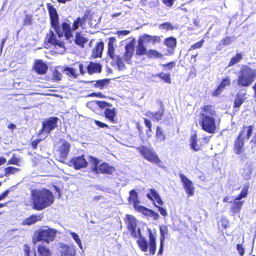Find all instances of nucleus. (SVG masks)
<instances>
[{
	"label": "nucleus",
	"instance_id": "nucleus-53",
	"mask_svg": "<svg viewBox=\"0 0 256 256\" xmlns=\"http://www.w3.org/2000/svg\"><path fill=\"white\" fill-rule=\"evenodd\" d=\"M20 162V160L16 157L13 156L8 162V164L18 165Z\"/></svg>",
	"mask_w": 256,
	"mask_h": 256
},
{
	"label": "nucleus",
	"instance_id": "nucleus-32",
	"mask_svg": "<svg viewBox=\"0 0 256 256\" xmlns=\"http://www.w3.org/2000/svg\"><path fill=\"white\" fill-rule=\"evenodd\" d=\"M243 203L244 201L240 202L234 200L232 206V211L234 214L240 213Z\"/></svg>",
	"mask_w": 256,
	"mask_h": 256
},
{
	"label": "nucleus",
	"instance_id": "nucleus-17",
	"mask_svg": "<svg viewBox=\"0 0 256 256\" xmlns=\"http://www.w3.org/2000/svg\"><path fill=\"white\" fill-rule=\"evenodd\" d=\"M128 228L130 230L132 234L135 237L137 236L136 220L135 218L132 216L128 215Z\"/></svg>",
	"mask_w": 256,
	"mask_h": 256
},
{
	"label": "nucleus",
	"instance_id": "nucleus-54",
	"mask_svg": "<svg viewBox=\"0 0 256 256\" xmlns=\"http://www.w3.org/2000/svg\"><path fill=\"white\" fill-rule=\"evenodd\" d=\"M248 188V186H244L242 189L240 195L243 198H246L247 196Z\"/></svg>",
	"mask_w": 256,
	"mask_h": 256
},
{
	"label": "nucleus",
	"instance_id": "nucleus-4",
	"mask_svg": "<svg viewBox=\"0 0 256 256\" xmlns=\"http://www.w3.org/2000/svg\"><path fill=\"white\" fill-rule=\"evenodd\" d=\"M256 78V69L248 66H242L238 76L237 84L239 86H250Z\"/></svg>",
	"mask_w": 256,
	"mask_h": 256
},
{
	"label": "nucleus",
	"instance_id": "nucleus-60",
	"mask_svg": "<svg viewBox=\"0 0 256 256\" xmlns=\"http://www.w3.org/2000/svg\"><path fill=\"white\" fill-rule=\"evenodd\" d=\"M94 123L100 128L106 127L108 128V126L104 123H102L98 120H94Z\"/></svg>",
	"mask_w": 256,
	"mask_h": 256
},
{
	"label": "nucleus",
	"instance_id": "nucleus-22",
	"mask_svg": "<svg viewBox=\"0 0 256 256\" xmlns=\"http://www.w3.org/2000/svg\"><path fill=\"white\" fill-rule=\"evenodd\" d=\"M98 169V173H106L109 174H112L114 170V168L113 166H109L107 163L104 162L100 164Z\"/></svg>",
	"mask_w": 256,
	"mask_h": 256
},
{
	"label": "nucleus",
	"instance_id": "nucleus-20",
	"mask_svg": "<svg viewBox=\"0 0 256 256\" xmlns=\"http://www.w3.org/2000/svg\"><path fill=\"white\" fill-rule=\"evenodd\" d=\"M104 115L112 123L117 122L116 112L115 108H106L104 110Z\"/></svg>",
	"mask_w": 256,
	"mask_h": 256
},
{
	"label": "nucleus",
	"instance_id": "nucleus-46",
	"mask_svg": "<svg viewBox=\"0 0 256 256\" xmlns=\"http://www.w3.org/2000/svg\"><path fill=\"white\" fill-rule=\"evenodd\" d=\"M62 74L57 70L53 72L52 79L54 81H60L62 80Z\"/></svg>",
	"mask_w": 256,
	"mask_h": 256
},
{
	"label": "nucleus",
	"instance_id": "nucleus-56",
	"mask_svg": "<svg viewBox=\"0 0 256 256\" xmlns=\"http://www.w3.org/2000/svg\"><path fill=\"white\" fill-rule=\"evenodd\" d=\"M236 249L241 256H243L244 252V250L242 244H238L236 246Z\"/></svg>",
	"mask_w": 256,
	"mask_h": 256
},
{
	"label": "nucleus",
	"instance_id": "nucleus-45",
	"mask_svg": "<svg viewBox=\"0 0 256 256\" xmlns=\"http://www.w3.org/2000/svg\"><path fill=\"white\" fill-rule=\"evenodd\" d=\"M6 176H8L10 175L14 174L19 170V169L14 167L10 166L4 170Z\"/></svg>",
	"mask_w": 256,
	"mask_h": 256
},
{
	"label": "nucleus",
	"instance_id": "nucleus-23",
	"mask_svg": "<svg viewBox=\"0 0 256 256\" xmlns=\"http://www.w3.org/2000/svg\"><path fill=\"white\" fill-rule=\"evenodd\" d=\"M42 216L40 215H32L28 218L24 219L22 222V225H31L35 224L36 222L41 220Z\"/></svg>",
	"mask_w": 256,
	"mask_h": 256
},
{
	"label": "nucleus",
	"instance_id": "nucleus-42",
	"mask_svg": "<svg viewBox=\"0 0 256 256\" xmlns=\"http://www.w3.org/2000/svg\"><path fill=\"white\" fill-rule=\"evenodd\" d=\"M252 172V168L250 166H247L245 169L242 172V176L244 179L249 180L250 178V175Z\"/></svg>",
	"mask_w": 256,
	"mask_h": 256
},
{
	"label": "nucleus",
	"instance_id": "nucleus-52",
	"mask_svg": "<svg viewBox=\"0 0 256 256\" xmlns=\"http://www.w3.org/2000/svg\"><path fill=\"white\" fill-rule=\"evenodd\" d=\"M106 82V80H100L97 81L95 84L96 87L102 89Z\"/></svg>",
	"mask_w": 256,
	"mask_h": 256
},
{
	"label": "nucleus",
	"instance_id": "nucleus-41",
	"mask_svg": "<svg viewBox=\"0 0 256 256\" xmlns=\"http://www.w3.org/2000/svg\"><path fill=\"white\" fill-rule=\"evenodd\" d=\"M242 58V55L241 54H238L236 55L231 58L229 62L228 66H232L238 62Z\"/></svg>",
	"mask_w": 256,
	"mask_h": 256
},
{
	"label": "nucleus",
	"instance_id": "nucleus-62",
	"mask_svg": "<svg viewBox=\"0 0 256 256\" xmlns=\"http://www.w3.org/2000/svg\"><path fill=\"white\" fill-rule=\"evenodd\" d=\"M175 66V64L173 62H171L168 63L167 64H164V66L168 70H171L174 66Z\"/></svg>",
	"mask_w": 256,
	"mask_h": 256
},
{
	"label": "nucleus",
	"instance_id": "nucleus-51",
	"mask_svg": "<svg viewBox=\"0 0 256 256\" xmlns=\"http://www.w3.org/2000/svg\"><path fill=\"white\" fill-rule=\"evenodd\" d=\"M233 38L229 36H227L224 38L222 41V43L224 45L227 46L230 44L232 41H233Z\"/></svg>",
	"mask_w": 256,
	"mask_h": 256
},
{
	"label": "nucleus",
	"instance_id": "nucleus-3",
	"mask_svg": "<svg viewBox=\"0 0 256 256\" xmlns=\"http://www.w3.org/2000/svg\"><path fill=\"white\" fill-rule=\"evenodd\" d=\"M215 114L214 108L210 106H204L200 112V124L202 130L210 134L214 133L216 128L215 120L213 118Z\"/></svg>",
	"mask_w": 256,
	"mask_h": 256
},
{
	"label": "nucleus",
	"instance_id": "nucleus-59",
	"mask_svg": "<svg viewBox=\"0 0 256 256\" xmlns=\"http://www.w3.org/2000/svg\"><path fill=\"white\" fill-rule=\"evenodd\" d=\"M157 207L158 208V210H159V212H160V214L164 216H167V212H166V209H164V208H162V207H160V206H158Z\"/></svg>",
	"mask_w": 256,
	"mask_h": 256
},
{
	"label": "nucleus",
	"instance_id": "nucleus-6",
	"mask_svg": "<svg viewBox=\"0 0 256 256\" xmlns=\"http://www.w3.org/2000/svg\"><path fill=\"white\" fill-rule=\"evenodd\" d=\"M137 236H139V238L137 240V243L140 249L144 252H147L148 251V247L149 246V253L150 254L154 255L156 250V238L150 231L149 232V244L148 245V242L144 238L141 236L140 230L138 229Z\"/></svg>",
	"mask_w": 256,
	"mask_h": 256
},
{
	"label": "nucleus",
	"instance_id": "nucleus-14",
	"mask_svg": "<svg viewBox=\"0 0 256 256\" xmlns=\"http://www.w3.org/2000/svg\"><path fill=\"white\" fill-rule=\"evenodd\" d=\"M134 48V42H131L125 46V52L123 56V60L128 64L132 62L131 59L132 57Z\"/></svg>",
	"mask_w": 256,
	"mask_h": 256
},
{
	"label": "nucleus",
	"instance_id": "nucleus-36",
	"mask_svg": "<svg viewBox=\"0 0 256 256\" xmlns=\"http://www.w3.org/2000/svg\"><path fill=\"white\" fill-rule=\"evenodd\" d=\"M150 194H152V196L154 198L156 202L159 205H160V206L163 205L164 202H163L162 200H161L157 191L155 189H150Z\"/></svg>",
	"mask_w": 256,
	"mask_h": 256
},
{
	"label": "nucleus",
	"instance_id": "nucleus-25",
	"mask_svg": "<svg viewBox=\"0 0 256 256\" xmlns=\"http://www.w3.org/2000/svg\"><path fill=\"white\" fill-rule=\"evenodd\" d=\"M140 212L142 214L148 216L152 218L153 219L155 220H158L159 218V214L154 212L153 210L148 209L146 207L140 208Z\"/></svg>",
	"mask_w": 256,
	"mask_h": 256
},
{
	"label": "nucleus",
	"instance_id": "nucleus-24",
	"mask_svg": "<svg viewBox=\"0 0 256 256\" xmlns=\"http://www.w3.org/2000/svg\"><path fill=\"white\" fill-rule=\"evenodd\" d=\"M164 114V110H162L157 112H152L148 111L146 112L145 115L150 118H152L153 121H159L162 119Z\"/></svg>",
	"mask_w": 256,
	"mask_h": 256
},
{
	"label": "nucleus",
	"instance_id": "nucleus-8",
	"mask_svg": "<svg viewBox=\"0 0 256 256\" xmlns=\"http://www.w3.org/2000/svg\"><path fill=\"white\" fill-rule=\"evenodd\" d=\"M115 38H111L108 44V54L113 60L116 63L119 70H122L125 68V65L122 62V58L120 56L114 54V43Z\"/></svg>",
	"mask_w": 256,
	"mask_h": 256
},
{
	"label": "nucleus",
	"instance_id": "nucleus-34",
	"mask_svg": "<svg viewBox=\"0 0 256 256\" xmlns=\"http://www.w3.org/2000/svg\"><path fill=\"white\" fill-rule=\"evenodd\" d=\"M164 44L168 47L174 50L176 46V38L171 37L166 38L164 40Z\"/></svg>",
	"mask_w": 256,
	"mask_h": 256
},
{
	"label": "nucleus",
	"instance_id": "nucleus-16",
	"mask_svg": "<svg viewBox=\"0 0 256 256\" xmlns=\"http://www.w3.org/2000/svg\"><path fill=\"white\" fill-rule=\"evenodd\" d=\"M130 202H132L134 208L138 212H140V208L144 206L139 205L140 202L138 200V193L134 190H132L130 192V196L128 198Z\"/></svg>",
	"mask_w": 256,
	"mask_h": 256
},
{
	"label": "nucleus",
	"instance_id": "nucleus-2",
	"mask_svg": "<svg viewBox=\"0 0 256 256\" xmlns=\"http://www.w3.org/2000/svg\"><path fill=\"white\" fill-rule=\"evenodd\" d=\"M32 206L36 210H42L50 206L54 202L53 194L46 189L32 190L30 193Z\"/></svg>",
	"mask_w": 256,
	"mask_h": 256
},
{
	"label": "nucleus",
	"instance_id": "nucleus-33",
	"mask_svg": "<svg viewBox=\"0 0 256 256\" xmlns=\"http://www.w3.org/2000/svg\"><path fill=\"white\" fill-rule=\"evenodd\" d=\"M64 72H66V75L74 78H77L78 76L76 70L73 68L66 67L64 70Z\"/></svg>",
	"mask_w": 256,
	"mask_h": 256
},
{
	"label": "nucleus",
	"instance_id": "nucleus-15",
	"mask_svg": "<svg viewBox=\"0 0 256 256\" xmlns=\"http://www.w3.org/2000/svg\"><path fill=\"white\" fill-rule=\"evenodd\" d=\"M61 256H75L76 250L73 246L62 244L60 246Z\"/></svg>",
	"mask_w": 256,
	"mask_h": 256
},
{
	"label": "nucleus",
	"instance_id": "nucleus-26",
	"mask_svg": "<svg viewBox=\"0 0 256 256\" xmlns=\"http://www.w3.org/2000/svg\"><path fill=\"white\" fill-rule=\"evenodd\" d=\"M190 146L191 148L194 150V151H198L200 150L202 146V144H198V142L196 134H194L191 136L190 140Z\"/></svg>",
	"mask_w": 256,
	"mask_h": 256
},
{
	"label": "nucleus",
	"instance_id": "nucleus-61",
	"mask_svg": "<svg viewBox=\"0 0 256 256\" xmlns=\"http://www.w3.org/2000/svg\"><path fill=\"white\" fill-rule=\"evenodd\" d=\"M98 106L101 108H104L106 106H109L110 104L105 102H98Z\"/></svg>",
	"mask_w": 256,
	"mask_h": 256
},
{
	"label": "nucleus",
	"instance_id": "nucleus-31",
	"mask_svg": "<svg viewBox=\"0 0 256 256\" xmlns=\"http://www.w3.org/2000/svg\"><path fill=\"white\" fill-rule=\"evenodd\" d=\"M88 162L92 164V172L95 174H98L97 166L99 163L98 160L93 156H90L88 158Z\"/></svg>",
	"mask_w": 256,
	"mask_h": 256
},
{
	"label": "nucleus",
	"instance_id": "nucleus-35",
	"mask_svg": "<svg viewBox=\"0 0 256 256\" xmlns=\"http://www.w3.org/2000/svg\"><path fill=\"white\" fill-rule=\"evenodd\" d=\"M85 18H78L74 21L72 29L73 30H76L79 26H82L84 23Z\"/></svg>",
	"mask_w": 256,
	"mask_h": 256
},
{
	"label": "nucleus",
	"instance_id": "nucleus-49",
	"mask_svg": "<svg viewBox=\"0 0 256 256\" xmlns=\"http://www.w3.org/2000/svg\"><path fill=\"white\" fill-rule=\"evenodd\" d=\"M160 27L162 29H164V30H172L174 29V27L169 22H166V23L162 24L160 25Z\"/></svg>",
	"mask_w": 256,
	"mask_h": 256
},
{
	"label": "nucleus",
	"instance_id": "nucleus-11",
	"mask_svg": "<svg viewBox=\"0 0 256 256\" xmlns=\"http://www.w3.org/2000/svg\"><path fill=\"white\" fill-rule=\"evenodd\" d=\"M180 177L184 184V188L185 189L186 192L190 196L194 195V188L193 186L192 182L183 174H180Z\"/></svg>",
	"mask_w": 256,
	"mask_h": 256
},
{
	"label": "nucleus",
	"instance_id": "nucleus-47",
	"mask_svg": "<svg viewBox=\"0 0 256 256\" xmlns=\"http://www.w3.org/2000/svg\"><path fill=\"white\" fill-rule=\"evenodd\" d=\"M138 40L143 43L144 44V43L150 42H152V36L148 34H145L140 37Z\"/></svg>",
	"mask_w": 256,
	"mask_h": 256
},
{
	"label": "nucleus",
	"instance_id": "nucleus-38",
	"mask_svg": "<svg viewBox=\"0 0 256 256\" xmlns=\"http://www.w3.org/2000/svg\"><path fill=\"white\" fill-rule=\"evenodd\" d=\"M245 98L244 95H240L238 94L236 96V98L234 100V106L236 108H239L242 104L244 102Z\"/></svg>",
	"mask_w": 256,
	"mask_h": 256
},
{
	"label": "nucleus",
	"instance_id": "nucleus-9",
	"mask_svg": "<svg viewBox=\"0 0 256 256\" xmlns=\"http://www.w3.org/2000/svg\"><path fill=\"white\" fill-rule=\"evenodd\" d=\"M46 40L48 43L52 44L55 46L56 48L58 49L57 52L63 54L65 52L66 48L64 42L56 38L53 31H49V32L46 34Z\"/></svg>",
	"mask_w": 256,
	"mask_h": 256
},
{
	"label": "nucleus",
	"instance_id": "nucleus-12",
	"mask_svg": "<svg viewBox=\"0 0 256 256\" xmlns=\"http://www.w3.org/2000/svg\"><path fill=\"white\" fill-rule=\"evenodd\" d=\"M58 118H50L44 122L42 131L48 134L56 126L58 122Z\"/></svg>",
	"mask_w": 256,
	"mask_h": 256
},
{
	"label": "nucleus",
	"instance_id": "nucleus-10",
	"mask_svg": "<svg viewBox=\"0 0 256 256\" xmlns=\"http://www.w3.org/2000/svg\"><path fill=\"white\" fill-rule=\"evenodd\" d=\"M70 147V144L64 140H62L58 146L59 160L64 162L68 156Z\"/></svg>",
	"mask_w": 256,
	"mask_h": 256
},
{
	"label": "nucleus",
	"instance_id": "nucleus-44",
	"mask_svg": "<svg viewBox=\"0 0 256 256\" xmlns=\"http://www.w3.org/2000/svg\"><path fill=\"white\" fill-rule=\"evenodd\" d=\"M69 232H70V234L72 236V238H73V239L74 240V241L78 244L79 248L80 249H82V243L81 240L79 236L75 232H72L70 231Z\"/></svg>",
	"mask_w": 256,
	"mask_h": 256
},
{
	"label": "nucleus",
	"instance_id": "nucleus-27",
	"mask_svg": "<svg viewBox=\"0 0 256 256\" xmlns=\"http://www.w3.org/2000/svg\"><path fill=\"white\" fill-rule=\"evenodd\" d=\"M104 43L100 42L98 43L92 50V56L94 58L100 57L104 49Z\"/></svg>",
	"mask_w": 256,
	"mask_h": 256
},
{
	"label": "nucleus",
	"instance_id": "nucleus-57",
	"mask_svg": "<svg viewBox=\"0 0 256 256\" xmlns=\"http://www.w3.org/2000/svg\"><path fill=\"white\" fill-rule=\"evenodd\" d=\"M160 40V38L158 36H152V42L153 44L158 43Z\"/></svg>",
	"mask_w": 256,
	"mask_h": 256
},
{
	"label": "nucleus",
	"instance_id": "nucleus-50",
	"mask_svg": "<svg viewBox=\"0 0 256 256\" xmlns=\"http://www.w3.org/2000/svg\"><path fill=\"white\" fill-rule=\"evenodd\" d=\"M230 80L227 78H226L223 79L219 86L223 89H224L226 86L230 85Z\"/></svg>",
	"mask_w": 256,
	"mask_h": 256
},
{
	"label": "nucleus",
	"instance_id": "nucleus-29",
	"mask_svg": "<svg viewBox=\"0 0 256 256\" xmlns=\"http://www.w3.org/2000/svg\"><path fill=\"white\" fill-rule=\"evenodd\" d=\"M35 256H50V250L44 246H38Z\"/></svg>",
	"mask_w": 256,
	"mask_h": 256
},
{
	"label": "nucleus",
	"instance_id": "nucleus-21",
	"mask_svg": "<svg viewBox=\"0 0 256 256\" xmlns=\"http://www.w3.org/2000/svg\"><path fill=\"white\" fill-rule=\"evenodd\" d=\"M253 130L252 126H244L240 133L238 136L246 140H248Z\"/></svg>",
	"mask_w": 256,
	"mask_h": 256
},
{
	"label": "nucleus",
	"instance_id": "nucleus-55",
	"mask_svg": "<svg viewBox=\"0 0 256 256\" xmlns=\"http://www.w3.org/2000/svg\"><path fill=\"white\" fill-rule=\"evenodd\" d=\"M223 90L224 89L219 86L218 88L213 92L212 94L214 96H218L222 93Z\"/></svg>",
	"mask_w": 256,
	"mask_h": 256
},
{
	"label": "nucleus",
	"instance_id": "nucleus-48",
	"mask_svg": "<svg viewBox=\"0 0 256 256\" xmlns=\"http://www.w3.org/2000/svg\"><path fill=\"white\" fill-rule=\"evenodd\" d=\"M204 42V40H202L201 41L196 43L195 44L192 45L190 46V50L200 48L203 45Z\"/></svg>",
	"mask_w": 256,
	"mask_h": 256
},
{
	"label": "nucleus",
	"instance_id": "nucleus-39",
	"mask_svg": "<svg viewBox=\"0 0 256 256\" xmlns=\"http://www.w3.org/2000/svg\"><path fill=\"white\" fill-rule=\"evenodd\" d=\"M160 241H164L166 236L168 234V228L166 225L160 226Z\"/></svg>",
	"mask_w": 256,
	"mask_h": 256
},
{
	"label": "nucleus",
	"instance_id": "nucleus-13",
	"mask_svg": "<svg viewBox=\"0 0 256 256\" xmlns=\"http://www.w3.org/2000/svg\"><path fill=\"white\" fill-rule=\"evenodd\" d=\"M70 162V164L73 165L74 168L76 170L86 167L88 164V162L85 159L84 156L74 157Z\"/></svg>",
	"mask_w": 256,
	"mask_h": 256
},
{
	"label": "nucleus",
	"instance_id": "nucleus-30",
	"mask_svg": "<svg viewBox=\"0 0 256 256\" xmlns=\"http://www.w3.org/2000/svg\"><path fill=\"white\" fill-rule=\"evenodd\" d=\"M147 51L146 48L144 46V44L138 41V44L136 48V54L138 56H142L144 54H147Z\"/></svg>",
	"mask_w": 256,
	"mask_h": 256
},
{
	"label": "nucleus",
	"instance_id": "nucleus-7",
	"mask_svg": "<svg viewBox=\"0 0 256 256\" xmlns=\"http://www.w3.org/2000/svg\"><path fill=\"white\" fill-rule=\"evenodd\" d=\"M138 150L145 159L160 166V160L153 148L141 146Z\"/></svg>",
	"mask_w": 256,
	"mask_h": 256
},
{
	"label": "nucleus",
	"instance_id": "nucleus-28",
	"mask_svg": "<svg viewBox=\"0 0 256 256\" xmlns=\"http://www.w3.org/2000/svg\"><path fill=\"white\" fill-rule=\"evenodd\" d=\"M244 140L238 136L235 142V153L237 154L241 152L242 148L244 144Z\"/></svg>",
	"mask_w": 256,
	"mask_h": 256
},
{
	"label": "nucleus",
	"instance_id": "nucleus-63",
	"mask_svg": "<svg viewBox=\"0 0 256 256\" xmlns=\"http://www.w3.org/2000/svg\"><path fill=\"white\" fill-rule=\"evenodd\" d=\"M164 3L166 6L171 7L173 5L174 0H164Z\"/></svg>",
	"mask_w": 256,
	"mask_h": 256
},
{
	"label": "nucleus",
	"instance_id": "nucleus-19",
	"mask_svg": "<svg viewBox=\"0 0 256 256\" xmlns=\"http://www.w3.org/2000/svg\"><path fill=\"white\" fill-rule=\"evenodd\" d=\"M87 70L90 74L100 73L102 70V65L99 63L90 62L87 66Z\"/></svg>",
	"mask_w": 256,
	"mask_h": 256
},
{
	"label": "nucleus",
	"instance_id": "nucleus-64",
	"mask_svg": "<svg viewBox=\"0 0 256 256\" xmlns=\"http://www.w3.org/2000/svg\"><path fill=\"white\" fill-rule=\"evenodd\" d=\"M30 248L28 246L25 245L24 248V256H29Z\"/></svg>",
	"mask_w": 256,
	"mask_h": 256
},
{
	"label": "nucleus",
	"instance_id": "nucleus-58",
	"mask_svg": "<svg viewBox=\"0 0 256 256\" xmlns=\"http://www.w3.org/2000/svg\"><path fill=\"white\" fill-rule=\"evenodd\" d=\"M130 33V32L127 30H118L117 32V34L119 36H126Z\"/></svg>",
	"mask_w": 256,
	"mask_h": 256
},
{
	"label": "nucleus",
	"instance_id": "nucleus-1",
	"mask_svg": "<svg viewBox=\"0 0 256 256\" xmlns=\"http://www.w3.org/2000/svg\"><path fill=\"white\" fill-rule=\"evenodd\" d=\"M49 13L52 26L55 30L58 36L62 38L64 34L68 40L72 42L74 40L76 44L82 48H84V44L88 42V39L82 36L80 32H78L76 34L75 38L74 39L69 24L66 22H64L61 26L59 25L58 14L56 10L54 8H50L49 10Z\"/></svg>",
	"mask_w": 256,
	"mask_h": 256
},
{
	"label": "nucleus",
	"instance_id": "nucleus-18",
	"mask_svg": "<svg viewBox=\"0 0 256 256\" xmlns=\"http://www.w3.org/2000/svg\"><path fill=\"white\" fill-rule=\"evenodd\" d=\"M34 70L39 74H44L48 70V66L42 60H37L34 64Z\"/></svg>",
	"mask_w": 256,
	"mask_h": 256
},
{
	"label": "nucleus",
	"instance_id": "nucleus-43",
	"mask_svg": "<svg viewBox=\"0 0 256 256\" xmlns=\"http://www.w3.org/2000/svg\"><path fill=\"white\" fill-rule=\"evenodd\" d=\"M156 136L160 141H164L166 138L164 134L162 129L159 126L156 128Z\"/></svg>",
	"mask_w": 256,
	"mask_h": 256
},
{
	"label": "nucleus",
	"instance_id": "nucleus-37",
	"mask_svg": "<svg viewBox=\"0 0 256 256\" xmlns=\"http://www.w3.org/2000/svg\"><path fill=\"white\" fill-rule=\"evenodd\" d=\"M146 55L148 57L152 58H162L163 56L161 53H160L157 50H148Z\"/></svg>",
	"mask_w": 256,
	"mask_h": 256
},
{
	"label": "nucleus",
	"instance_id": "nucleus-40",
	"mask_svg": "<svg viewBox=\"0 0 256 256\" xmlns=\"http://www.w3.org/2000/svg\"><path fill=\"white\" fill-rule=\"evenodd\" d=\"M156 76H158L160 78L164 81L165 82L170 84L171 79L170 78V74H166L164 72H161L159 74H156Z\"/></svg>",
	"mask_w": 256,
	"mask_h": 256
},
{
	"label": "nucleus",
	"instance_id": "nucleus-5",
	"mask_svg": "<svg viewBox=\"0 0 256 256\" xmlns=\"http://www.w3.org/2000/svg\"><path fill=\"white\" fill-rule=\"evenodd\" d=\"M56 234V230L46 226L35 232L32 242L34 244H37L40 241L49 244L54 240Z\"/></svg>",
	"mask_w": 256,
	"mask_h": 256
}]
</instances>
